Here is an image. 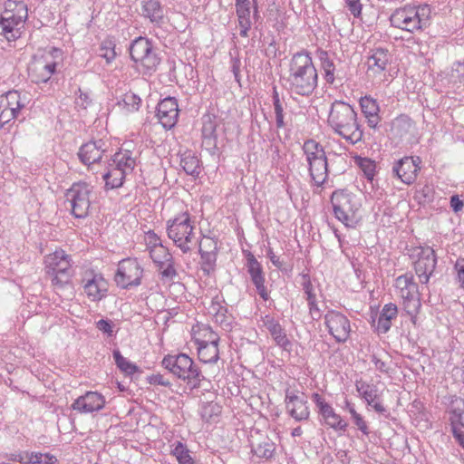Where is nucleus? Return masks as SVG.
<instances>
[{"mask_svg":"<svg viewBox=\"0 0 464 464\" xmlns=\"http://www.w3.org/2000/svg\"><path fill=\"white\" fill-rule=\"evenodd\" d=\"M130 54L136 67L141 68L145 74H150L154 72L160 62V59L153 49L151 42L141 36L131 42Z\"/></svg>","mask_w":464,"mask_h":464,"instance_id":"nucleus-8","label":"nucleus"},{"mask_svg":"<svg viewBox=\"0 0 464 464\" xmlns=\"http://www.w3.org/2000/svg\"><path fill=\"white\" fill-rule=\"evenodd\" d=\"M180 165L184 171L188 175L198 176L199 174V160L190 152H186L181 156Z\"/></svg>","mask_w":464,"mask_h":464,"instance_id":"nucleus-43","label":"nucleus"},{"mask_svg":"<svg viewBox=\"0 0 464 464\" xmlns=\"http://www.w3.org/2000/svg\"><path fill=\"white\" fill-rule=\"evenodd\" d=\"M26 19H22L21 23H18L17 14L5 15L4 14L1 18V25L3 31L5 34L7 40L16 39L20 37V30L24 27V24Z\"/></svg>","mask_w":464,"mask_h":464,"instance_id":"nucleus-32","label":"nucleus"},{"mask_svg":"<svg viewBox=\"0 0 464 464\" xmlns=\"http://www.w3.org/2000/svg\"><path fill=\"white\" fill-rule=\"evenodd\" d=\"M285 403L289 414L296 420H304L309 418L310 411L304 394L296 395L286 392Z\"/></svg>","mask_w":464,"mask_h":464,"instance_id":"nucleus-25","label":"nucleus"},{"mask_svg":"<svg viewBox=\"0 0 464 464\" xmlns=\"http://www.w3.org/2000/svg\"><path fill=\"white\" fill-rule=\"evenodd\" d=\"M150 256L161 271V276L166 279H173L177 276V272L173 266V258L169 249L164 246H158L156 249H150Z\"/></svg>","mask_w":464,"mask_h":464,"instance_id":"nucleus-21","label":"nucleus"},{"mask_svg":"<svg viewBox=\"0 0 464 464\" xmlns=\"http://www.w3.org/2000/svg\"><path fill=\"white\" fill-rule=\"evenodd\" d=\"M360 168L368 179H372L375 173V164L372 160L369 159H362L360 161Z\"/></svg>","mask_w":464,"mask_h":464,"instance_id":"nucleus-57","label":"nucleus"},{"mask_svg":"<svg viewBox=\"0 0 464 464\" xmlns=\"http://www.w3.org/2000/svg\"><path fill=\"white\" fill-rule=\"evenodd\" d=\"M463 201L459 198L457 195H454L450 198V207L454 212H459L463 208Z\"/></svg>","mask_w":464,"mask_h":464,"instance_id":"nucleus-64","label":"nucleus"},{"mask_svg":"<svg viewBox=\"0 0 464 464\" xmlns=\"http://www.w3.org/2000/svg\"><path fill=\"white\" fill-rule=\"evenodd\" d=\"M84 293L92 301H100L108 292V282L102 274L86 272L82 278Z\"/></svg>","mask_w":464,"mask_h":464,"instance_id":"nucleus-16","label":"nucleus"},{"mask_svg":"<svg viewBox=\"0 0 464 464\" xmlns=\"http://www.w3.org/2000/svg\"><path fill=\"white\" fill-rule=\"evenodd\" d=\"M274 111L276 115V127L278 129L285 127V123L284 121V108L276 92L274 93Z\"/></svg>","mask_w":464,"mask_h":464,"instance_id":"nucleus-53","label":"nucleus"},{"mask_svg":"<svg viewBox=\"0 0 464 464\" xmlns=\"http://www.w3.org/2000/svg\"><path fill=\"white\" fill-rule=\"evenodd\" d=\"M414 269L421 284H427L436 266L434 250L430 247H418L413 250Z\"/></svg>","mask_w":464,"mask_h":464,"instance_id":"nucleus-15","label":"nucleus"},{"mask_svg":"<svg viewBox=\"0 0 464 464\" xmlns=\"http://www.w3.org/2000/svg\"><path fill=\"white\" fill-rule=\"evenodd\" d=\"M454 270L457 275V282L464 289V258H459L456 261Z\"/></svg>","mask_w":464,"mask_h":464,"instance_id":"nucleus-59","label":"nucleus"},{"mask_svg":"<svg viewBox=\"0 0 464 464\" xmlns=\"http://www.w3.org/2000/svg\"><path fill=\"white\" fill-rule=\"evenodd\" d=\"M144 242L149 252H150V249H156L158 246H163L160 237L151 230L145 233Z\"/></svg>","mask_w":464,"mask_h":464,"instance_id":"nucleus-54","label":"nucleus"},{"mask_svg":"<svg viewBox=\"0 0 464 464\" xmlns=\"http://www.w3.org/2000/svg\"><path fill=\"white\" fill-rule=\"evenodd\" d=\"M105 151V143L99 140L83 144L80 148L78 156L82 163L91 165L101 160Z\"/></svg>","mask_w":464,"mask_h":464,"instance_id":"nucleus-26","label":"nucleus"},{"mask_svg":"<svg viewBox=\"0 0 464 464\" xmlns=\"http://www.w3.org/2000/svg\"><path fill=\"white\" fill-rule=\"evenodd\" d=\"M96 327L107 334L109 336L112 335L113 330H112V323L109 320L101 319L96 323Z\"/></svg>","mask_w":464,"mask_h":464,"instance_id":"nucleus-60","label":"nucleus"},{"mask_svg":"<svg viewBox=\"0 0 464 464\" xmlns=\"http://www.w3.org/2000/svg\"><path fill=\"white\" fill-rule=\"evenodd\" d=\"M440 76L441 81L446 82L447 84L456 85L464 81V61L455 62L450 70L442 72Z\"/></svg>","mask_w":464,"mask_h":464,"instance_id":"nucleus-37","label":"nucleus"},{"mask_svg":"<svg viewBox=\"0 0 464 464\" xmlns=\"http://www.w3.org/2000/svg\"><path fill=\"white\" fill-rule=\"evenodd\" d=\"M45 263L47 267L53 270V273L70 276L71 263L69 256L63 249L55 250L53 254L47 256Z\"/></svg>","mask_w":464,"mask_h":464,"instance_id":"nucleus-29","label":"nucleus"},{"mask_svg":"<svg viewBox=\"0 0 464 464\" xmlns=\"http://www.w3.org/2000/svg\"><path fill=\"white\" fill-rule=\"evenodd\" d=\"M266 256L275 266L277 268H281L283 266V262L280 260V257L274 253L272 248L267 250Z\"/></svg>","mask_w":464,"mask_h":464,"instance_id":"nucleus-63","label":"nucleus"},{"mask_svg":"<svg viewBox=\"0 0 464 464\" xmlns=\"http://www.w3.org/2000/svg\"><path fill=\"white\" fill-rule=\"evenodd\" d=\"M303 151L313 182L316 186L323 185L328 176L327 159L323 146L314 140H308L303 145Z\"/></svg>","mask_w":464,"mask_h":464,"instance_id":"nucleus-7","label":"nucleus"},{"mask_svg":"<svg viewBox=\"0 0 464 464\" xmlns=\"http://www.w3.org/2000/svg\"><path fill=\"white\" fill-rule=\"evenodd\" d=\"M219 413V405L217 403L210 402L204 405L201 415L204 419L208 420L212 417V415H218Z\"/></svg>","mask_w":464,"mask_h":464,"instance_id":"nucleus-58","label":"nucleus"},{"mask_svg":"<svg viewBox=\"0 0 464 464\" xmlns=\"http://www.w3.org/2000/svg\"><path fill=\"white\" fill-rule=\"evenodd\" d=\"M218 343H208L197 346L198 359L204 363H214L219 358Z\"/></svg>","mask_w":464,"mask_h":464,"instance_id":"nucleus-41","label":"nucleus"},{"mask_svg":"<svg viewBox=\"0 0 464 464\" xmlns=\"http://www.w3.org/2000/svg\"><path fill=\"white\" fill-rule=\"evenodd\" d=\"M395 288L403 301V309L410 315L418 313L420 308V299L418 285L413 282L412 276L402 275L396 278Z\"/></svg>","mask_w":464,"mask_h":464,"instance_id":"nucleus-9","label":"nucleus"},{"mask_svg":"<svg viewBox=\"0 0 464 464\" xmlns=\"http://www.w3.org/2000/svg\"><path fill=\"white\" fill-rule=\"evenodd\" d=\"M397 314L398 309L394 304H385L378 318L377 331L382 334L387 333L392 326V320L396 318Z\"/></svg>","mask_w":464,"mask_h":464,"instance_id":"nucleus-34","label":"nucleus"},{"mask_svg":"<svg viewBox=\"0 0 464 464\" xmlns=\"http://www.w3.org/2000/svg\"><path fill=\"white\" fill-rule=\"evenodd\" d=\"M59 54L60 50L53 48L51 52L35 56L28 68L32 82L35 83L46 82L55 71L57 64L55 57Z\"/></svg>","mask_w":464,"mask_h":464,"instance_id":"nucleus-10","label":"nucleus"},{"mask_svg":"<svg viewBox=\"0 0 464 464\" xmlns=\"http://www.w3.org/2000/svg\"><path fill=\"white\" fill-rule=\"evenodd\" d=\"M317 82V71L310 54L304 51L294 54L286 78L289 90L295 94L308 96L316 88Z\"/></svg>","mask_w":464,"mask_h":464,"instance_id":"nucleus-1","label":"nucleus"},{"mask_svg":"<svg viewBox=\"0 0 464 464\" xmlns=\"http://www.w3.org/2000/svg\"><path fill=\"white\" fill-rule=\"evenodd\" d=\"M322 60V66L325 72V79L328 82L332 83L334 81V63L329 60L327 57L323 58Z\"/></svg>","mask_w":464,"mask_h":464,"instance_id":"nucleus-56","label":"nucleus"},{"mask_svg":"<svg viewBox=\"0 0 464 464\" xmlns=\"http://www.w3.org/2000/svg\"><path fill=\"white\" fill-rule=\"evenodd\" d=\"M104 397L95 392H88L77 398L72 404V408L81 413H90L102 410L104 407Z\"/></svg>","mask_w":464,"mask_h":464,"instance_id":"nucleus-23","label":"nucleus"},{"mask_svg":"<svg viewBox=\"0 0 464 464\" xmlns=\"http://www.w3.org/2000/svg\"><path fill=\"white\" fill-rule=\"evenodd\" d=\"M236 11L240 27V35L246 37L252 24L250 5L236 8Z\"/></svg>","mask_w":464,"mask_h":464,"instance_id":"nucleus-44","label":"nucleus"},{"mask_svg":"<svg viewBox=\"0 0 464 464\" xmlns=\"http://www.w3.org/2000/svg\"><path fill=\"white\" fill-rule=\"evenodd\" d=\"M412 129V121L409 118L403 116L395 119L392 124V130L400 137H403L405 134L411 132Z\"/></svg>","mask_w":464,"mask_h":464,"instance_id":"nucleus-48","label":"nucleus"},{"mask_svg":"<svg viewBox=\"0 0 464 464\" xmlns=\"http://www.w3.org/2000/svg\"><path fill=\"white\" fill-rule=\"evenodd\" d=\"M345 2L354 16H358L361 14L362 5L360 0H345Z\"/></svg>","mask_w":464,"mask_h":464,"instance_id":"nucleus-61","label":"nucleus"},{"mask_svg":"<svg viewBox=\"0 0 464 464\" xmlns=\"http://www.w3.org/2000/svg\"><path fill=\"white\" fill-rule=\"evenodd\" d=\"M171 453L176 457L179 464H195L188 449L180 441L173 444Z\"/></svg>","mask_w":464,"mask_h":464,"instance_id":"nucleus-45","label":"nucleus"},{"mask_svg":"<svg viewBox=\"0 0 464 464\" xmlns=\"http://www.w3.org/2000/svg\"><path fill=\"white\" fill-rule=\"evenodd\" d=\"M313 401L319 409V413L323 416L326 425L335 430H344L346 429V421L334 411L333 407L320 394L314 393Z\"/></svg>","mask_w":464,"mask_h":464,"instance_id":"nucleus-20","label":"nucleus"},{"mask_svg":"<svg viewBox=\"0 0 464 464\" xmlns=\"http://www.w3.org/2000/svg\"><path fill=\"white\" fill-rule=\"evenodd\" d=\"M193 338L198 345L208 343H218L219 336L208 325H198L197 329L193 328Z\"/></svg>","mask_w":464,"mask_h":464,"instance_id":"nucleus-35","label":"nucleus"},{"mask_svg":"<svg viewBox=\"0 0 464 464\" xmlns=\"http://www.w3.org/2000/svg\"><path fill=\"white\" fill-rule=\"evenodd\" d=\"M111 163L124 170L125 173H129L133 170L136 161L130 150H123L115 153Z\"/></svg>","mask_w":464,"mask_h":464,"instance_id":"nucleus-38","label":"nucleus"},{"mask_svg":"<svg viewBox=\"0 0 464 464\" xmlns=\"http://www.w3.org/2000/svg\"><path fill=\"white\" fill-rule=\"evenodd\" d=\"M252 449L257 457L270 459L275 453L276 444L267 436H264L259 441L252 442Z\"/></svg>","mask_w":464,"mask_h":464,"instance_id":"nucleus-39","label":"nucleus"},{"mask_svg":"<svg viewBox=\"0 0 464 464\" xmlns=\"http://www.w3.org/2000/svg\"><path fill=\"white\" fill-rule=\"evenodd\" d=\"M431 9L428 5L404 6L395 10L391 15V24L397 28L411 33L420 31L430 25Z\"/></svg>","mask_w":464,"mask_h":464,"instance_id":"nucleus-4","label":"nucleus"},{"mask_svg":"<svg viewBox=\"0 0 464 464\" xmlns=\"http://www.w3.org/2000/svg\"><path fill=\"white\" fill-rule=\"evenodd\" d=\"M113 358L115 360L116 365L128 375H131L138 371V367L130 362L128 359L123 357L120 351L113 352Z\"/></svg>","mask_w":464,"mask_h":464,"instance_id":"nucleus-50","label":"nucleus"},{"mask_svg":"<svg viewBox=\"0 0 464 464\" xmlns=\"http://www.w3.org/2000/svg\"><path fill=\"white\" fill-rule=\"evenodd\" d=\"M246 268L260 297L265 301L268 300L269 293L265 286V276L262 266L253 255H249L247 257Z\"/></svg>","mask_w":464,"mask_h":464,"instance_id":"nucleus-24","label":"nucleus"},{"mask_svg":"<svg viewBox=\"0 0 464 464\" xmlns=\"http://www.w3.org/2000/svg\"><path fill=\"white\" fill-rule=\"evenodd\" d=\"M335 217L346 227H353L361 219L360 198L343 190L335 191L331 198Z\"/></svg>","mask_w":464,"mask_h":464,"instance_id":"nucleus-6","label":"nucleus"},{"mask_svg":"<svg viewBox=\"0 0 464 464\" xmlns=\"http://www.w3.org/2000/svg\"><path fill=\"white\" fill-rule=\"evenodd\" d=\"M17 14L18 23L28 16L27 5L24 1L7 0L5 3L4 14L10 15Z\"/></svg>","mask_w":464,"mask_h":464,"instance_id":"nucleus-42","label":"nucleus"},{"mask_svg":"<svg viewBox=\"0 0 464 464\" xmlns=\"http://www.w3.org/2000/svg\"><path fill=\"white\" fill-rule=\"evenodd\" d=\"M56 461L55 457L49 454L32 453L29 462L33 464H53Z\"/></svg>","mask_w":464,"mask_h":464,"instance_id":"nucleus-55","label":"nucleus"},{"mask_svg":"<svg viewBox=\"0 0 464 464\" xmlns=\"http://www.w3.org/2000/svg\"><path fill=\"white\" fill-rule=\"evenodd\" d=\"M92 188L82 182L74 183L66 192V200L70 203L72 213L77 218H85L90 209Z\"/></svg>","mask_w":464,"mask_h":464,"instance_id":"nucleus-12","label":"nucleus"},{"mask_svg":"<svg viewBox=\"0 0 464 464\" xmlns=\"http://www.w3.org/2000/svg\"><path fill=\"white\" fill-rule=\"evenodd\" d=\"M324 324L337 343H344L348 340L351 333L350 321L341 312L328 311L324 315Z\"/></svg>","mask_w":464,"mask_h":464,"instance_id":"nucleus-14","label":"nucleus"},{"mask_svg":"<svg viewBox=\"0 0 464 464\" xmlns=\"http://www.w3.org/2000/svg\"><path fill=\"white\" fill-rule=\"evenodd\" d=\"M126 174L127 173H125L124 170L112 166L110 162L105 172L102 174L106 188L110 189L121 187Z\"/></svg>","mask_w":464,"mask_h":464,"instance_id":"nucleus-36","label":"nucleus"},{"mask_svg":"<svg viewBox=\"0 0 464 464\" xmlns=\"http://www.w3.org/2000/svg\"><path fill=\"white\" fill-rule=\"evenodd\" d=\"M356 388L366 402L372 401L373 399L379 398V391L374 384L360 382H357Z\"/></svg>","mask_w":464,"mask_h":464,"instance_id":"nucleus-47","label":"nucleus"},{"mask_svg":"<svg viewBox=\"0 0 464 464\" xmlns=\"http://www.w3.org/2000/svg\"><path fill=\"white\" fill-rule=\"evenodd\" d=\"M360 106L367 119L369 127L376 128L381 121L379 116L380 108L377 101L370 96H364L360 99Z\"/></svg>","mask_w":464,"mask_h":464,"instance_id":"nucleus-31","label":"nucleus"},{"mask_svg":"<svg viewBox=\"0 0 464 464\" xmlns=\"http://www.w3.org/2000/svg\"><path fill=\"white\" fill-rule=\"evenodd\" d=\"M390 60L391 56L388 50L383 48L372 50L366 63L368 75L376 78L380 82L383 81L385 76L384 72Z\"/></svg>","mask_w":464,"mask_h":464,"instance_id":"nucleus-18","label":"nucleus"},{"mask_svg":"<svg viewBox=\"0 0 464 464\" xmlns=\"http://www.w3.org/2000/svg\"><path fill=\"white\" fill-rule=\"evenodd\" d=\"M143 268L136 258H125L119 262L114 281L122 289L140 285Z\"/></svg>","mask_w":464,"mask_h":464,"instance_id":"nucleus-11","label":"nucleus"},{"mask_svg":"<svg viewBox=\"0 0 464 464\" xmlns=\"http://www.w3.org/2000/svg\"><path fill=\"white\" fill-rule=\"evenodd\" d=\"M263 325L268 330L276 344L284 350H289L291 342L288 339L281 324L272 316L266 315L262 318Z\"/></svg>","mask_w":464,"mask_h":464,"instance_id":"nucleus-28","label":"nucleus"},{"mask_svg":"<svg viewBox=\"0 0 464 464\" xmlns=\"http://www.w3.org/2000/svg\"><path fill=\"white\" fill-rule=\"evenodd\" d=\"M198 244L200 266L203 273L209 276L216 267L218 256V241L210 237H203Z\"/></svg>","mask_w":464,"mask_h":464,"instance_id":"nucleus-17","label":"nucleus"},{"mask_svg":"<svg viewBox=\"0 0 464 464\" xmlns=\"http://www.w3.org/2000/svg\"><path fill=\"white\" fill-rule=\"evenodd\" d=\"M100 56L104 58L108 63L115 59L116 53L113 39L106 38L102 42L100 46Z\"/></svg>","mask_w":464,"mask_h":464,"instance_id":"nucleus-49","label":"nucleus"},{"mask_svg":"<svg viewBox=\"0 0 464 464\" xmlns=\"http://www.w3.org/2000/svg\"><path fill=\"white\" fill-rule=\"evenodd\" d=\"M162 365L174 375L185 381L191 390L198 388L204 379L200 370L185 353L164 357Z\"/></svg>","mask_w":464,"mask_h":464,"instance_id":"nucleus-5","label":"nucleus"},{"mask_svg":"<svg viewBox=\"0 0 464 464\" xmlns=\"http://www.w3.org/2000/svg\"><path fill=\"white\" fill-rule=\"evenodd\" d=\"M420 158L404 157L398 160L392 171L395 175L405 184H411L417 178L418 171L420 170Z\"/></svg>","mask_w":464,"mask_h":464,"instance_id":"nucleus-19","label":"nucleus"},{"mask_svg":"<svg viewBox=\"0 0 464 464\" xmlns=\"http://www.w3.org/2000/svg\"><path fill=\"white\" fill-rule=\"evenodd\" d=\"M345 407L350 412L352 419L354 422V424L357 426V428L365 435L369 434V429L366 424V421L363 420V418L355 411L353 405L349 402L348 401H345Z\"/></svg>","mask_w":464,"mask_h":464,"instance_id":"nucleus-51","label":"nucleus"},{"mask_svg":"<svg viewBox=\"0 0 464 464\" xmlns=\"http://www.w3.org/2000/svg\"><path fill=\"white\" fill-rule=\"evenodd\" d=\"M202 142L208 150L217 147V119L211 115H205L202 119Z\"/></svg>","mask_w":464,"mask_h":464,"instance_id":"nucleus-30","label":"nucleus"},{"mask_svg":"<svg viewBox=\"0 0 464 464\" xmlns=\"http://www.w3.org/2000/svg\"><path fill=\"white\" fill-rule=\"evenodd\" d=\"M450 422L452 428L464 427V400L456 398L452 400L450 408Z\"/></svg>","mask_w":464,"mask_h":464,"instance_id":"nucleus-40","label":"nucleus"},{"mask_svg":"<svg viewBox=\"0 0 464 464\" xmlns=\"http://www.w3.org/2000/svg\"><path fill=\"white\" fill-rule=\"evenodd\" d=\"M70 279V276H61V274L53 273V277L52 279V282L55 285H63L64 284L68 283Z\"/></svg>","mask_w":464,"mask_h":464,"instance_id":"nucleus-62","label":"nucleus"},{"mask_svg":"<svg viewBox=\"0 0 464 464\" xmlns=\"http://www.w3.org/2000/svg\"><path fill=\"white\" fill-rule=\"evenodd\" d=\"M372 362L374 363L375 368L383 373H390L392 371V359L386 353L380 354L373 353L372 355Z\"/></svg>","mask_w":464,"mask_h":464,"instance_id":"nucleus-46","label":"nucleus"},{"mask_svg":"<svg viewBox=\"0 0 464 464\" xmlns=\"http://www.w3.org/2000/svg\"><path fill=\"white\" fill-rule=\"evenodd\" d=\"M178 102L173 97L163 99L157 107V117L165 129H171L178 121Z\"/></svg>","mask_w":464,"mask_h":464,"instance_id":"nucleus-22","label":"nucleus"},{"mask_svg":"<svg viewBox=\"0 0 464 464\" xmlns=\"http://www.w3.org/2000/svg\"><path fill=\"white\" fill-rule=\"evenodd\" d=\"M327 121L335 133L350 143L355 144L362 140V130L357 121V113L350 104L335 101L332 104Z\"/></svg>","mask_w":464,"mask_h":464,"instance_id":"nucleus-2","label":"nucleus"},{"mask_svg":"<svg viewBox=\"0 0 464 464\" xmlns=\"http://www.w3.org/2000/svg\"><path fill=\"white\" fill-rule=\"evenodd\" d=\"M122 102L129 111H135L139 110L141 99L134 92H129L123 95Z\"/></svg>","mask_w":464,"mask_h":464,"instance_id":"nucleus-52","label":"nucleus"},{"mask_svg":"<svg viewBox=\"0 0 464 464\" xmlns=\"http://www.w3.org/2000/svg\"><path fill=\"white\" fill-rule=\"evenodd\" d=\"M167 234L174 245L184 254L198 246V236L194 221L188 211H183L167 221Z\"/></svg>","mask_w":464,"mask_h":464,"instance_id":"nucleus-3","label":"nucleus"},{"mask_svg":"<svg viewBox=\"0 0 464 464\" xmlns=\"http://www.w3.org/2000/svg\"><path fill=\"white\" fill-rule=\"evenodd\" d=\"M224 303V299L221 296L216 295L212 298L208 307V313L218 324L225 329H228L231 325V317L227 314V309Z\"/></svg>","mask_w":464,"mask_h":464,"instance_id":"nucleus-27","label":"nucleus"},{"mask_svg":"<svg viewBox=\"0 0 464 464\" xmlns=\"http://www.w3.org/2000/svg\"><path fill=\"white\" fill-rule=\"evenodd\" d=\"M141 12L144 17L156 24H160L164 17L163 9L159 0H142Z\"/></svg>","mask_w":464,"mask_h":464,"instance_id":"nucleus-33","label":"nucleus"},{"mask_svg":"<svg viewBox=\"0 0 464 464\" xmlns=\"http://www.w3.org/2000/svg\"><path fill=\"white\" fill-rule=\"evenodd\" d=\"M25 105V98L18 91H9L0 96V128L18 117Z\"/></svg>","mask_w":464,"mask_h":464,"instance_id":"nucleus-13","label":"nucleus"}]
</instances>
